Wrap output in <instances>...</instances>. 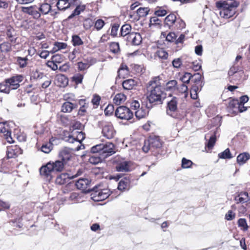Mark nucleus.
Instances as JSON below:
<instances>
[{
    "label": "nucleus",
    "instance_id": "nucleus-13",
    "mask_svg": "<svg viewBox=\"0 0 250 250\" xmlns=\"http://www.w3.org/2000/svg\"><path fill=\"white\" fill-rule=\"evenodd\" d=\"M72 150L67 148H64L62 149L59 153V156L60 160L63 162L65 165L70 161L72 157Z\"/></svg>",
    "mask_w": 250,
    "mask_h": 250
},
{
    "label": "nucleus",
    "instance_id": "nucleus-50",
    "mask_svg": "<svg viewBox=\"0 0 250 250\" xmlns=\"http://www.w3.org/2000/svg\"><path fill=\"white\" fill-rule=\"evenodd\" d=\"M110 50L114 54L118 53L120 51L119 44L118 42H113L110 44Z\"/></svg>",
    "mask_w": 250,
    "mask_h": 250
},
{
    "label": "nucleus",
    "instance_id": "nucleus-62",
    "mask_svg": "<svg viewBox=\"0 0 250 250\" xmlns=\"http://www.w3.org/2000/svg\"><path fill=\"white\" fill-rule=\"evenodd\" d=\"M235 216V214L231 210H229L225 215V219L228 221L233 220Z\"/></svg>",
    "mask_w": 250,
    "mask_h": 250
},
{
    "label": "nucleus",
    "instance_id": "nucleus-10",
    "mask_svg": "<svg viewBox=\"0 0 250 250\" xmlns=\"http://www.w3.org/2000/svg\"><path fill=\"white\" fill-rule=\"evenodd\" d=\"M124 40L126 41L127 45H138L141 43L142 38L139 33L131 32L127 35Z\"/></svg>",
    "mask_w": 250,
    "mask_h": 250
},
{
    "label": "nucleus",
    "instance_id": "nucleus-43",
    "mask_svg": "<svg viewBox=\"0 0 250 250\" xmlns=\"http://www.w3.org/2000/svg\"><path fill=\"white\" fill-rule=\"evenodd\" d=\"M149 11V9L148 7H140L137 10L136 12L140 18L146 17L148 14Z\"/></svg>",
    "mask_w": 250,
    "mask_h": 250
},
{
    "label": "nucleus",
    "instance_id": "nucleus-59",
    "mask_svg": "<svg viewBox=\"0 0 250 250\" xmlns=\"http://www.w3.org/2000/svg\"><path fill=\"white\" fill-rule=\"evenodd\" d=\"M80 51L79 49L74 48L72 52H71L68 56V58L71 61H74L76 58L77 55L79 54Z\"/></svg>",
    "mask_w": 250,
    "mask_h": 250
},
{
    "label": "nucleus",
    "instance_id": "nucleus-56",
    "mask_svg": "<svg viewBox=\"0 0 250 250\" xmlns=\"http://www.w3.org/2000/svg\"><path fill=\"white\" fill-rule=\"evenodd\" d=\"M192 164L193 163L191 161L188 160L185 158H183L182 160V167L183 168H189L192 166Z\"/></svg>",
    "mask_w": 250,
    "mask_h": 250
},
{
    "label": "nucleus",
    "instance_id": "nucleus-22",
    "mask_svg": "<svg viewBox=\"0 0 250 250\" xmlns=\"http://www.w3.org/2000/svg\"><path fill=\"white\" fill-rule=\"evenodd\" d=\"M244 76V71L242 68H241L237 71V73H236L234 76L230 77L229 81L233 83H237L238 82H240Z\"/></svg>",
    "mask_w": 250,
    "mask_h": 250
},
{
    "label": "nucleus",
    "instance_id": "nucleus-46",
    "mask_svg": "<svg viewBox=\"0 0 250 250\" xmlns=\"http://www.w3.org/2000/svg\"><path fill=\"white\" fill-rule=\"evenodd\" d=\"M218 157L219 158L224 159H230L232 157L229 148H227L222 152L219 153Z\"/></svg>",
    "mask_w": 250,
    "mask_h": 250
},
{
    "label": "nucleus",
    "instance_id": "nucleus-32",
    "mask_svg": "<svg viewBox=\"0 0 250 250\" xmlns=\"http://www.w3.org/2000/svg\"><path fill=\"white\" fill-rule=\"evenodd\" d=\"M249 159L250 155L248 153H243L240 154L237 157V162L240 165H243Z\"/></svg>",
    "mask_w": 250,
    "mask_h": 250
},
{
    "label": "nucleus",
    "instance_id": "nucleus-61",
    "mask_svg": "<svg viewBox=\"0 0 250 250\" xmlns=\"http://www.w3.org/2000/svg\"><path fill=\"white\" fill-rule=\"evenodd\" d=\"M120 25L118 23H114L112 25L111 30V35L112 36H116L117 35V32Z\"/></svg>",
    "mask_w": 250,
    "mask_h": 250
},
{
    "label": "nucleus",
    "instance_id": "nucleus-7",
    "mask_svg": "<svg viewBox=\"0 0 250 250\" xmlns=\"http://www.w3.org/2000/svg\"><path fill=\"white\" fill-rule=\"evenodd\" d=\"M99 125L103 127L102 133L104 137L108 139L113 138L115 134V131L111 123L101 122Z\"/></svg>",
    "mask_w": 250,
    "mask_h": 250
},
{
    "label": "nucleus",
    "instance_id": "nucleus-4",
    "mask_svg": "<svg viewBox=\"0 0 250 250\" xmlns=\"http://www.w3.org/2000/svg\"><path fill=\"white\" fill-rule=\"evenodd\" d=\"M162 146V142L158 136L150 137L147 140H145L142 149L145 153L149 150L154 151L155 149L160 148Z\"/></svg>",
    "mask_w": 250,
    "mask_h": 250
},
{
    "label": "nucleus",
    "instance_id": "nucleus-57",
    "mask_svg": "<svg viewBox=\"0 0 250 250\" xmlns=\"http://www.w3.org/2000/svg\"><path fill=\"white\" fill-rule=\"evenodd\" d=\"M79 104L80 105H82V106L80 107L79 110V114L83 116L84 115V113L86 112V109H85V100H81L79 101Z\"/></svg>",
    "mask_w": 250,
    "mask_h": 250
},
{
    "label": "nucleus",
    "instance_id": "nucleus-18",
    "mask_svg": "<svg viewBox=\"0 0 250 250\" xmlns=\"http://www.w3.org/2000/svg\"><path fill=\"white\" fill-rule=\"evenodd\" d=\"M0 132L4 134L8 142L10 143L13 142L11 132L9 131L8 125H5V123H0Z\"/></svg>",
    "mask_w": 250,
    "mask_h": 250
},
{
    "label": "nucleus",
    "instance_id": "nucleus-51",
    "mask_svg": "<svg viewBox=\"0 0 250 250\" xmlns=\"http://www.w3.org/2000/svg\"><path fill=\"white\" fill-rule=\"evenodd\" d=\"M15 33V30L12 28H10L7 30L6 35L10 42H15L16 39L14 38L13 33Z\"/></svg>",
    "mask_w": 250,
    "mask_h": 250
},
{
    "label": "nucleus",
    "instance_id": "nucleus-31",
    "mask_svg": "<svg viewBox=\"0 0 250 250\" xmlns=\"http://www.w3.org/2000/svg\"><path fill=\"white\" fill-rule=\"evenodd\" d=\"M91 59H87L84 60V62H78V69L80 71L84 70L92 64L91 63Z\"/></svg>",
    "mask_w": 250,
    "mask_h": 250
},
{
    "label": "nucleus",
    "instance_id": "nucleus-6",
    "mask_svg": "<svg viewBox=\"0 0 250 250\" xmlns=\"http://www.w3.org/2000/svg\"><path fill=\"white\" fill-rule=\"evenodd\" d=\"M116 117L122 120H129L132 118L133 113L131 110L125 106H120L115 112Z\"/></svg>",
    "mask_w": 250,
    "mask_h": 250
},
{
    "label": "nucleus",
    "instance_id": "nucleus-42",
    "mask_svg": "<svg viewBox=\"0 0 250 250\" xmlns=\"http://www.w3.org/2000/svg\"><path fill=\"white\" fill-rule=\"evenodd\" d=\"M238 226L241 228V230L244 231L248 230L249 226L247 224V221L245 218H240L238 220Z\"/></svg>",
    "mask_w": 250,
    "mask_h": 250
},
{
    "label": "nucleus",
    "instance_id": "nucleus-63",
    "mask_svg": "<svg viewBox=\"0 0 250 250\" xmlns=\"http://www.w3.org/2000/svg\"><path fill=\"white\" fill-rule=\"evenodd\" d=\"M140 104L138 101L133 100L130 103V107L132 109L137 110L140 108Z\"/></svg>",
    "mask_w": 250,
    "mask_h": 250
},
{
    "label": "nucleus",
    "instance_id": "nucleus-3",
    "mask_svg": "<svg viewBox=\"0 0 250 250\" xmlns=\"http://www.w3.org/2000/svg\"><path fill=\"white\" fill-rule=\"evenodd\" d=\"M92 152H99L104 159L115 153L114 145L111 142L100 144L93 146L91 148Z\"/></svg>",
    "mask_w": 250,
    "mask_h": 250
},
{
    "label": "nucleus",
    "instance_id": "nucleus-11",
    "mask_svg": "<svg viewBox=\"0 0 250 250\" xmlns=\"http://www.w3.org/2000/svg\"><path fill=\"white\" fill-rule=\"evenodd\" d=\"M23 79L21 75H17L5 79L4 82L8 84L10 89H17L20 86L19 83L22 81Z\"/></svg>",
    "mask_w": 250,
    "mask_h": 250
},
{
    "label": "nucleus",
    "instance_id": "nucleus-49",
    "mask_svg": "<svg viewBox=\"0 0 250 250\" xmlns=\"http://www.w3.org/2000/svg\"><path fill=\"white\" fill-rule=\"evenodd\" d=\"M0 49L1 52H8L11 50V45L8 42H3L0 44Z\"/></svg>",
    "mask_w": 250,
    "mask_h": 250
},
{
    "label": "nucleus",
    "instance_id": "nucleus-15",
    "mask_svg": "<svg viewBox=\"0 0 250 250\" xmlns=\"http://www.w3.org/2000/svg\"><path fill=\"white\" fill-rule=\"evenodd\" d=\"M22 153V150L17 146H11L7 148V156L8 158H14Z\"/></svg>",
    "mask_w": 250,
    "mask_h": 250
},
{
    "label": "nucleus",
    "instance_id": "nucleus-44",
    "mask_svg": "<svg viewBox=\"0 0 250 250\" xmlns=\"http://www.w3.org/2000/svg\"><path fill=\"white\" fill-rule=\"evenodd\" d=\"M67 47V44L64 42H56L52 49V53H53L60 49H65Z\"/></svg>",
    "mask_w": 250,
    "mask_h": 250
},
{
    "label": "nucleus",
    "instance_id": "nucleus-34",
    "mask_svg": "<svg viewBox=\"0 0 250 250\" xmlns=\"http://www.w3.org/2000/svg\"><path fill=\"white\" fill-rule=\"evenodd\" d=\"M148 114V111L146 108L142 106L135 111V115L136 117L139 120L145 118Z\"/></svg>",
    "mask_w": 250,
    "mask_h": 250
},
{
    "label": "nucleus",
    "instance_id": "nucleus-47",
    "mask_svg": "<svg viewBox=\"0 0 250 250\" xmlns=\"http://www.w3.org/2000/svg\"><path fill=\"white\" fill-rule=\"evenodd\" d=\"M241 68L239 67L238 65H236V63L234 64V65L229 69L228 72V79L229 80L230 79L231 77L234 76V75L237 73V71L240 69Z\"/></svg>",
    "mask_w": 250,
    "mask_h": 250
},
{
    "label": "nucleus",
    "instance_id": "nucleus-53",
    "mask_svg": "<svg viewBox=\"0 0 250 250\" xmlns=\"http://www.w3.org/2000/svg\"><path fill=\"white\" fill-rule=\"evenodd\" d=\"M192 75L190 73H185V74L181 77L180 80L183 83H188L191 80Z\"/></svg>",
    "mask_w": 250,
    "mask_h": 250
},
{
    "label": "nucleus",
    "instance_id": "nucleus-21",
    "mask_svg": "<svg viewBox=\"0 0 250 250\" xmlns=\"http://www.w3.org/2000/svg\"><path fill=\"white\" fill-rule=\"evenodd\" d=\"M130 162L124 161L118 164L116 169L119 172H127L130 170Z\"/></svg>",
    "mask_w": 250,
    "mask_h": 250
},
{
    "label": "nucleus",
    "instance_id": "nucleus-17",
    "mask_svg": "<svg viewBox=\"0 0 250 250\" xmlns=\"http://www.w3.org/2000/svg\"><path fill=\"white\" fill-rule=\"evenodd\" d=\"M92 154L90 155L88 161L90 164L93 165H97L101 163L105 159L99 152H92Z\"/></svg>",
    "mask_w": 250,
    "mask_h": 250
},
{
    "label": "nucleus",
    "instance_id": "nucleus-38",
    "mask_svg": "<svg viewBox=\"0 0 250 250\" xmlns=\"http://www.w3.org/2000/svg\"><path fill=\"white\" fill-rule=\"evenodd\" d=\"M215 132L213 133V134L208 136V134H206L205 135V139H207V138H209V140L208 141L207 146L208 148H212V147L214 146L215 142H216V135H215Z\"/></svg>",
    "mask_w": 250,
    "mask_h": 250
},
{
    "label": "nucleus",
    "instance_id": "nucleus-29",
    "mask_svg": "<svg viewBox=\"0 0 250 250\" xmlns=\"http://www.w3.org/2000/svg\"><path fill=\"white\" fill-rule=\"evenodd\" d=\"M69 0H58L56 6L59 10H65L70 6Z\"/></svg>",
    "mask_w": 250,
    "mask_h": 250
},
{
    "label": "nucleus",
    "instance_id": "nucleus-14",
    "mask_svg": "<svg viewBox=\"0 0 250 250\" xmlns=\"http://www.w3.org/2000/svg\"><path fill=\"white\" fill-rule=\"evenodd\" d=\"M53 167L50 162L47 163L46 165L42 166L40 168L41 174L45 176L50 180L52 178L51 174L54 172Z\"/></svg>",
    "mask_w": 250,
    "mask_h": 250
},
{
    "label": "nucleus",
    "instance_id": "nucleus-30",
    "mask_svg": "<svg viewBox=\"0 0 250 250\" xmlns=\"http://www.w3.org/2000/svg\"><path fill=\"white\" fill-rule=\"evenodd\" d=\"M249 200V194L247 192H241L235 198L237 203H245Z\"/></svg>",
    "mask_w": 250,
    "mask_h": 250
},
{
    "label": "nucleus",
    "instance_id": "nucleus-33",
    "mask_svg": "<svg viewBox=\"0 0 250 250\" xmlns=\"http://www.w3.org/2000/svg\"><path fill=\"white\" fill-rule=\"evenodd\" d=\"M131 30V26L130 25L128 24H125L123 25L121 29V35L123 37L124 39L125 37L127 36V35H129V34L131 33L130 32Z\"/></svg>",
    "mask_w": 250,
    "mask_h": 250
},
{
    "label": "nucleus",
    "instance_id": "nucleus-37",
    "mask_svg": "<svg viewBox=\"0 0 250 250\" xmlns=\"http://www.w3.org/2000/svg\"><path fill=\"white\" fill-rule=\"evenodd\" d=\"M126 100V96L123 93L117 94L113 99V102L117 105H119L124 102Z\"/></svg>",
    "mask_w": 250,
    "mask_h": 250
},
{
    "label": "nucleus",
    "instance_id": "nucleus-2",
    "mask_svg": "<svg viewBox=\"0 0 250 250\" xmlns=\"http://www.w3.org/2000/svg\"><path fill=\"white\" fill-rule=\"evenodd\" d=\"M216 7L219 10L220 15L226 19L232 17L236 12V8L238 6L236 1L231 2L229 3L226 1H217Z\"/></svg>",
    "mask_w": 250,
    "mask_h": 250
},
{
    "label": "nucleus",
    "instance_id": "nucleus-25",
    "mask_svg": "<svg viewBox=\"0 0 250 250\" xmlns=\"http://www.w3.org/2000/svg\"><path fill=\"white\" fill-rule=\"evenodd\" d=\"M53 170L54 172H61L64 168L65 165H66L63 162L60 160H56L55 162H51Z\"/></svg>",
    "mask_w": 250,
    "mask_h": 250
},
{
    "label": "nucleus",
    "instance_id": "nucleus-27",
    "mask_svg": "<svg viewBox=\"0 0 250 250\" xmlns=\"http://www.w3.org/2000/svg\"><path fill=\"white\" fill-rule=\"evenodd\" d=\"M177 18L175 14H170L165 19V25L169 27L173 26Z\"/></svg>",
    "mask_w": 250,
    "mask_h": 250
},
{
    "label": "nucleus",
    "instance_id": "nucleus-41",
    "mask_svg": "<svg viewBox=\"0 0 250 250\" xmlns=\"http://www.w3.org/2000/svg\"><path fill=\"white\" fill-rule=\"evenodd\" d=\"M16 63L21 68L25 67L27 64L28 59L26 57H17L15 58Z\"/></svg>",
    "mask_w": 250,
    "mask_h": 250
},
{
    "label": "nucleus",
    "instance_id": "nucleus-35",
    "mask_svg": "<svg viewBox=\"0 0 250 250\" xmlns=\"http://www.w3.org/2000/svg\"><path fill=\"white\" fill-rule=\"evenodd\" d=\"M118 77L119 78H124L125 76L128 75L129 69L128 67L124 64H122L118 70Z\"/></svg>",
    "mask_w": 250,
    "mask_h": 250
},
{
    "label": "nucleus",
    "instance_id": "nucleus-60",
    "mask_svg": "<svg viewBox=\"0 0 250 250\" xmlns=\"http://www.w3.org/2000/svg\"><path fill=\"white\" fill-rule=\"evenodd\" d=\"M51 60L56 63H61L63 60V57L62 55L56 54L53 55L51 58Z\"/></svg>",
    "mask_w": 250,
    "mask_h": 250
},
{
    "label": "nucleus",
    "instance_id": "nucleus-1",
    "mask_svg": "<svg viewBox=\"0 0 250 250\" xmlns=\"http://www.w3.org/2000/svg\"><path fill=\"white\" fill-rule=\"evenodd\" d=\"M161 80L160 76L154 77L147 84V99L150 104H161L166 98V93L161 85Z\"/></svg>",
    "mask_w": 250,
    "mask_h": 250
},
{
    "label": "nucleus",
    "instance_id": "nucleus-39",
    "mask_svg": "<svg viewBox=\"0 0 250 250\" xmlns=\"http://www.w3.org/2000/svg\"><path fill=\"white\" fill-rule=\"evenodd\" d=\"M229 107L232 109H238L240 112H242L246 111V109H242L241 108V105L238 100H233L229 102Z\"/></svg>",
    "mask_w": 250,
    "mask_h": 250
},
{
    "label": "nucleus",
    "instance_id": "nucleus-36",
    "mask_svg": "<svg viewBox=\"0 0 250 250\" xmlns=\"http://www.w3.org/2000/svg\"><path fill=\"white\" fill-rule=\"evenodd\" d=\"M188 86L183 83H181L180 84L177 83V90L175 92L176 94H178L179 93H184L185 95V97H187L188 95Z\"/></svg>",
    "mask_w": 250,
    "mask_h": 250
},
{
    "label": "nucleus",
    "instance_id": "nucleus-64",
    "mask_svg": "<svg viewBox=\"0 0 250 250\" xmlns=\"http://www.w3.org/2000/svg\"><path fill=\"white\" fill-rule=\"evenodd\" d=\"M83 76L82 74H77L73 77V80L76 83L79 84L82 83Z\"/></svg>",
    "mask_w": 250,
    "mask_h": 250
},
{
    "label": "nucleus",
    "instance_id": "nucleus-55",
    "mask_svg": "<svg viewBox=\"0 0 250 250\" xmlns=\"http://www.w3.org/2000/svg\"><path fill=\"white\" fill-rule=\"evenodd\" d=\"M177 29H182L185 27V23L180 19H177L174 25Z\"/></svg>",
    "mask_w": 250,
    "mask_h": 250
},
{
    "label": "nucleus",
    "instance_id": "nucleus-5",
    "mask_svg": "<svg viewBox=\"0 0 250 250\" xmlns=\"http://www.w3.org/2000/svg\"><path fill=\"white\" fill-rule=\"evenodd\" d=\"M97 188H93V192L91 194V198L94 201L99 202L107 198L111 194V191L108 188L97 189Z\"/></svg>",
    "mask_w": 250,
    "mask_h": 250
},
{
    "label": "nucleus",
    "instance_id": "nucleus-40",
    "mask_svg": "<svg viewBox=\"0 0 250 250\" xmlns=\"http://www.w3.org/2000/svg\"><path fill=\"white\" fill-rule=\"evenodd\" d=\"M85 8V5H78L73 13L70 16H69L68 19H71L75 16L79 15L81 12L84 10Z\"/></svg>",
    "mask_w": 250,
    "mask_h": 250
},
{
    "label": "nucleus",
    "instance_id": "nucleus-58",
    "mask_svg": "<svg viewBox=\"0 0 250 250\" xmlns=\"http://www.w3.org/2000/svg\"><path fill=\"white\" fill-rule=\"evenodd\" d=\"M104 21L102 19L97 20L95 23V27L98 30H100L104 25Z\"/></svg>",
    "mask_w": 250,
    "mask_h": 250
},
{
    "label": "nucleus",
    "instance_id": "nucleus-52",
    "mask_svg": "<svg viewBox=\"0 0 250 250\" xmlns=\"http://www.w3.org/2000/svg\"><path fill=\"white\" fill-rule=\"evenodd\" d=\"M156 55L160 59L166 60L167 58L168 53L163 49H160L156 52Z\"/></svg>",
    "mask_w": 250,
    "mask_h": 250
},
{
    "label": "nucleus",
    "instance_id": "nucleus-9",
    "mask_svg": "<svg viewBox=\"0 0 250 250\" xmlns=\"http://www.w3.org/2000/svg\"><path fill=\"white\" fill-rule=\"evenodd\" d=\"M178 99L173 97L170 101L167 103V114L172 117L175 118L178 110Z\"/></svg>",
    "mask_w": 250,
    "mask_h": 250
},
{
    "label": "nucleus",
    "instance_id": "nucleus-24",
    "mask_svg": "<svg viewBox=\"0 0 250 250\" xmlns=\"http://www.w3.org/2000/svg\"><path fill=\"white\" fill-rule=\"evenodd\" d=\"M130 181L127 177H124L118 183V188L120 190H125L129 188Z\"/></svg>",
    "mask_w": 250,
    "mask_h": 250
},
{
    "label": "nucleus",
    "instance_id": "nucleus-48",
    "mask_svg": "<svg viewBox=\"0 0 250 250\" xmlns=\"http://www.w3.org/2000/svg\"><path fill=\"white\" fill-rule=\"evenodd\" d=\"M72 42L74 46H80L83 43L81 38L77 35L72 36Z\"/></svg>",
    "mask_w": 250,
    "mask_h": 250
},
{
    "label": "nucleus",
    "instance_id": "nucleus-20",
    "mask_svg": "<svg viewBox=\"0 0 250 250\" xmlns=\"http://www.w3.org/2000/svg\"><path fill=\"white\" fill-rule=\"evenodd\" d=\"M71 179V177L69 174L67 173H63L57 177L55 182L58 185H62L66 184L68 179Z\"/></svg>",
    "mask_w": 250,
    "mask_h": 250
},
{
    "label": "nucleus",
    "instance_id": "nucleus-16",
    "mask_svg": "<svg viewBox=\"0 0 250 250\" xmlns=\"http://www.w3.org/2000/svg\"><path fill=\"white\" fill-rule=\"evenodd\" d=\"M39 10L40 12L44 15L48 14L49 12H50L51 15L52 16H54L58 14L57 11L51 9L50 4L47 3L42 4L40 7H39Z\"/></svg>",
    "mask_w": 250,
    "mask_h": 250
},
{
    "label": "nucleus",
    "instance_id": "nucleus-54",
    "mask_svg": "<svg viewBox=\"0 0 250 250\" xmlns=\"http://www.w3.org/2000/svg\"><path fill=\"white\" fill-rule=\"evenodd\" d=\"M10 88L8 84L5 83H0V92L8 94L10 92Z\"/></svg>",
    "mask_w": 250,
    "mask_h": 250
},
{
    "label": "nucleus",
    "instance_id": "nucleus-28",
    "mask_svg": "<svg viewBox=\"0 0 250 250\" xmlns=\"http://www.w3.org/2000/svg\"><path fill=\"white\" fill-rule=\"evenodd\" d=\"M137 84V82L133 79H127L122 83V85L125 89H132Z\"/></svg>",
    "mask_w": 250,
    "mask_h": 250
},
{
    "label": "nucleus",
    "instance_id": "nucleus-23",
    "mask_svg": "<svg viewBox=\"0 0 250 250\" xmlns=\"http://www.w3.org/2000/svg\"><path fill=\"white\" fill-rule=\"evenodd\" d=\"M178 82L175 80L168 81L166 85V90L167 91H169L175 94L176 90H177Z\"/></svg>",
    "mask_w": 250,
    "mask_h": 250
},
{
    "label": "nucleus",
    "instance_id": "nucleus-26",
    "mask_svg": "<svg viewBox=\"0 0 250 250\" xmlns=\"http://www.w3.org/2000/svg\"><path fill=\"white\" fill-rule=\"evenodd\" d=\"M203 76L199 73H195L192 75L191 78V81L193 82L196 84H199L200 89H202L204 85V82L202 81Z\"/></svg>",
    "mask_w": 250,
    "mask_h": 250
},
{
    "label": "nucleus",
    "instance_id": "nucleus-12",
    "mask_svg": "<svg viewBox=\"0 0 250 250\" xmlns=\"http://www.w3.org/2000/svg\"><path fill=\"white\" fill-rule=\"evenodd\" d=\"M21 9L23 13L32 16L34 19H38L41 16L39 8L36 5L29 7H22Z\"/></svg>",
    "mask_w": 250,
    "mask_h": 250
},
{
    "label": "nucleus",
    "instance_id": "nucleus-8",
    "mask_svg": "<svg viewBox=\"0 0 250 250\" xmlns=\"http://www.w3.org/2000/svg\"><path fill=\"white\" fill-rule=\"evenodd\" d=\"M76 187L84 193H89L92 190L91 180L87 178H80L75 183Z\"/></svg>",
    "mask_w": 250,
    "mask_h": 250
},
{
    "label": "nucleus",
    "instance_id": "nucleus-19",
    "mask_svg": "<svg viewBox=\"0 0 250 250\" xmlns=\"http://www.w3.org/2000/svg\"><path fill=\"white\" fill-rule=\"evenodd\" d=\"M78 107V105L76 103H72L69 101L64 102L61 108V111L64 113H70L73 109H75Z\"/></svg>",
    "mask_w": 250,
    "mask_h": 250
},
{
    "label": "nucleus",
    "instance_id": "nucleus-45",
    "mask_svg": "<svg viewBox=\"0 0 250 250\" xmlns=\"http://www.w3.org/2000/svg\"><path fill=\"white\" fill-rule=\"evenodd\" d=\"M53 149V145L50 142L43 144L41 148L42 152L45 153H49Z\"/></svg>",
    "mask_w": 250,
    "mask_h": 250
}]
</instances>
